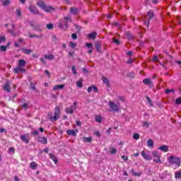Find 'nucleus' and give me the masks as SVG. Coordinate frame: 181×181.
Here are the masks:
<instances>
[{
  "label": "nucleus",
  "instance_id": "26",
  "mask_svg": "<svg viewBox=\"0 0 181 181\" xmlns=\"http://www.w3.org/2000/svg\"><path fill=\"white\" fill-rule=\"evenodd\" d=\"M82 141L83 142H91V141H93V138L91 137H83L82 138Z\"/></svg>",
  "mask_w": 181,
  "mask_h": 181
},
{
  "label": "nucleus",
  "instance_id": "21",
  "mask_svg": "<svg viewBox=\"0 0 181 181\" xmlns=\"http://www.w3.org/2000/svg\"><path fill=\"white\" fill-rule=\"evenodd\" d=\"M30 167V169H32L33 170L37 169V163L35 161L31 162Z\"/></svg>",
  "mask_w": 181,
  "mask_h": 181
},
{
  "label": "nucleus",
  "instance_id": "8",
  "mask_svg": "<svg viewBox=\"0 0 181 181\" xmlns=\"http://www.w3.org/2000/svg\"><path fill=\"white\" fill-rule=\"evenodd\" d=\"M77 108V102H74L73 105L70 106L69 107H66L65 111L66 114H73L74 112V110Z\"/></svg>",
  "mask_w": 181,
  "mask_h": 181
},
{
  "label": "nucleus",
  "instance_id": "41",
  "mask_svg": "<svg viewBox=\"0 0 181 181\" xmlns=\"http://www.w3.org/2000/svg\"><path fill=\"white\" fill-rule=\"evenodd\" d=\"M165 93L166 94H169V93H175V90L174 89H165Z\"/></svg>",
  "mask_w": 181,
  "mask_h": 181
},
{
  "label": "nucleus",
  "instance_id": "51",
  "mask_svg": "<svg viewBox=\"0 0 181 181\" xmlns=\"http://www.w3.org/2000/svg\"><path fill=\"white\" fill-rule=\"evenodd\" d=\"M72 72H73V74H77V71H76V67L75 66H72Z\"/></svg>",
  "mask_w": 181,
  "mask_h": 181
},
{
  "label": "nucleus",
  "instance_id": "43",
  "mask_svg": "<svg viewBox=\"0 0 181 181\" xmlns=\"http://www.w3.org/2000/svg\"><path fill=\"white\" fill-rule=\"evenodd\" d=\"M112 42H113V43H115V45H119V40H118L115 38L112 39Z\"/></svg>",
  "mask_w": 181,
  "mask_h": 181
},
{
  "label": "nucleus",
  "instance_id": "54",
  "mask_svg": "<svg viewBox=\"0 0 181 181\" xmlns=\"http://www.w3.org/2000/svg\"><path fill=\"white\" fill-rule=\"evenodd\" d=\"M31 134H32V135H38L39 132L37 130H35V131L33 132Z\"/></svg>",
  "mask_w": 181,
  "mask_h": 181
},
{
  "label": "nucleus",
  "instance_id": "12",
  "mask_svg": "<svg viewBox=\"0 0 181 181\" xmlns=\"http://www.w3.org/2000/svg\"><path fill=\"white\" fill-rule=\"evenodd\" d=\"M77 132H78V129H69L66 131V134L71 136H77Z\"/></svg>",
  "mask_w": 181,
  "mask_h": 181
},
{
  "label": "nucleus",
  "instance_id": "27",
  "mask_svg": "<svg viewBox=\"0 0 181 181\" xmlns=\"http://www.w3.org/2000/svg\"><path fill=\"white\" fill-rule=\"evenodd\" d=\"M23 53H24V54H30V53H32V49H25L23 48L22 49Z\"/></svg>",
  "mask_w": 181,
  "mask_h": 181
},
{
  "label": "nucleus",
  "instance_id": "30",
  "mask_svg": "<svg viewBox=\"0 0 181 181\" xmlns=\"http://www.w3.org/2000/svg\"><path fill=\"white\" fill-rule=\"evenodd\" d=\"M76 86L79 88H81L83 87V78H81L78 82H76Z\"/></svg>",
  "mask_w": 181,
  "mask_h": 181
},
{
  "label": "nucleus",
  "instance_id": "57",
  "mask_svg": "<svg viewBox=\"0 0 181 181\" xmlns=\"http://www.w3.org/2000/svg\"><path fill=\"white\" fill-rule=\"evenodd\" d=\"M8 151H9V153H11L12 152H15V148H13V147H11V148H9Z\"/></svg>",
  "mask_w": 181,
  "mask_h": 181
},
{
  "label": "nucleus",
  "instance_id": "22",
  "mask_svg": "<svg viewBox=\"0 0 181 181\" xmlns=\"http://www.w3.org/2000/svg\"><path fill=\"white\" fill-rule=\"evenodd\" d=\"M147 146L151 148V149H153V141L152 139H148L147 141Z\"/></svg>",
  "mask_w": 181,
  "mask_h": 181
},
{
  "label": "nucleus",
  "instance_id": "20",
  "mask_svg": "<svg viewBox=\"0 0 181 181\" xmlns=\"http://www.w3.org/2000/svg\"><path fill=\"white\" fill-rule=\"evenodd\" d=\"M64 88V85H55L53 87L54 91H57L58 90H63Z\"/></svg>",
  "mask_w": 181,
  "mask_h": 181
},
{
  "label": "nucleus",
  "instance_id": "59",
  "mask_svg": "<svg viewBox=\"0 0 181 181\" xmlns=\"http://www.w3.org/2000/svg\"><path fill=\"white\" fill-rule=\"evenodd\" d=\"M153 62H158V57L157 56L153 57Z\"/></svg>",
  "mask_w": 181,
  "mask_h": 181
},
{
  "label": "nucleus",
  "instance_id": "60",
  "mask_svg": "<svg viewBox=\"0 0 181 181\" xmlns=\"http://www.w3.org/2000/svg\"><path fill=\"white\" fill-rule=\"evenodd\" d=\"M43 152H45V153H49V148H44Z\"/></svg>",
  "mask_w": 181,
  "mask_h": 181
},
{
  "label": "nucleus",
  "instance_id": "63",
  "mask_svg": "<svg viewBox=\"0 0 181 181\" xmlns=\"http://www.w3.org/2000/svg\"><path fill=\"white\" fill-rule=\"evenodd\" d=\"M147 100V103H148L149 104H151V98H149V97L146 98Z\"/></svg>",
  "mask_w": 181,
  "mask_h": 181
},
{
  "label": "nucleus",
  "instance_id": "42",
  "mask_svg": "<svg viewBox=\"0 0 181 181\" xmlns=\"http://www.w3.org/2000/svg\"><path fill=\"white\" fill-rule=\"evenodd\" d=\"M0 50H1V52H6V47L4 46V45H1Z\"/></svg>",
  "mask_w": 181,
  "mask_h": 181
},
{
  "label": "nucleus",
  "instance_id": "19",
  "mask_svg": "<svg viewBox=\"0 0 181 181\" xmlns=\"http://www.w3.org/2000/svg\"><path fill=\"white\" fill-rule=\"evenodd\" d=\"M95 36H97V33L93 32V33L88 34L87 37H88V39H92L93 40H95Z\"/></svg>",
  "mask_w": 181,
  "mask_h": 181
},
{
  "label": "nucleus",
  "instance_id": "50",
  "mask_svg": "<svg viewBox=\"0 0 181 181\" xmlns=\"http://www.w3.org/2000/svg\"><path fill=\"white\" fill-rule=\"evenodd\" d=\"M45 73L46 74V76H47L48 78H50V72H49V71L45 70Z\"/></svg>",
  "mask_w": 181,
  "mask_h": 181
},
{
  "label": "nucleus",
  "instance_id": "38",
  "mask_svg": "<svg viewBox=\"0 0 181 181\" xmlns=\"http://www.w3.org/2000/svg\"><path fill=\"white\" fill-rule=\"evenodd\" d=\"M9 4H11V0H6V1H3L4 6H6Z\"/></svg>",
  "mask_w": 181,
  "mask_h": 181
},
{
  "label": "nucleus",
  "instance_id": "40",
  "mask_svg": "<svg viewBox=\"0 0 181 181\" xmlns=\"http://www.w3.org/2000/svg\"><path fill=\"white\" fill-rule=\"evenodd\" d=\"M143 127L144 128H149V123L148 122H143Z\"/></svg>",
  "mask_w": 181,
  "mask_h": 181
},
{
  "label": "nucleus",
  "instance_id": "49",
  "mask_svg": "<svg viewBox=\"0 0 181 181\" xmlns=\"http://www.w3.org/2000/svg\"><path fill=\"white\" fill-rule=\"evenodd\" d=\"M122 159H123V160H124V162H127L128 160V156H122Z\"/></svg>",
  "mask_w": 181,
  "mask_h": 181
},
{
  "label": "nucleus",
  "instance_id": "11",
  "mask_svg": "<svg viewBox=\"0 0 181 181\" xmlns=\"http://www.w3.org/2000/svg\"><path fill=\"white\" fill-rule=\"evenodd\" d=\"M21 139L23 142H25V144H29V141H30V137H29L28 134H25L21 136Z\"/></svg>",
  "mask_w": 181,
  "mask_h": 181
},
{
  "label": "nucleus",
  "instance_id": "32",
  "mask_svg": "<svg viewBox=\"0 0 181 181\" xmlns=\"http://www.w3.org/2000/svg\"><path fill=\"white\" fill-rule=\"evenodd\" d=\"M143 83L144 84H145L146 86H149V84H151V79L149 78H145L143 80Z\"/></svg>",
  "mask_w": 181,
  "mask_h": 181
},
{
  "label": "nucleus",
  "instance_id": "2",
  "mask_svg": "<svg viewBox=\"0 0 181 181\" xmlns=\"http://www.w3.org/2000/svg\"><path fill=\"white\" fill-rule=\"evenodd\" d=\"M37 5L47 13H52V12H54V11H56L54 7L45 4V1H39L37 2Z\"/></svg>",
  "mask_w": 181,
  "mask_h": 181
},
{
  "label": "nucleus",
  "instance_id": "3",
  "mask_svg": "<svg viewBox=\"0 0 181 181\" xmlns=\"http://www.w3.org/2000/svg\"><path fill=\"white\" fill-rule=\"evenodd\" d=\"M60 114H61L60 106H56L54 108V115H53V113L49 112L48 114V117L50 121H57V119L60 118Z\"/></svg>",
  "mask_w": 181,
  "mask_h": 181
},
{
  "label": "nucleus",
  "instance_id": "15",
  "mask_svg": "<svg viewBox=\"0 0 181 181\" xmlns=\"http://www.w3.org/2000/svg\"><path fill=\"white\" fill-rule=\"evenodd\" d=\"M141 156L145 159L146 160H152V157L147 154L145 151L141 152Z\"/></svg>",
  "mask_w": 181,
  "mask_h": 181
},
{
  "label": "nucleus",
  "instance_id": "58",
  "mask_svg": "<svg viewBox=\"0 0 181 181\" xmlns=\"http://www.w3.org/2000/svg\"><path fill=\"white\" fill-rule=\"evenodd\" d=\"M82 71H83V73H88V70L86 68H82Z\"/></svg>",
  "mask_w": 181,
  "mask_h": 181
},
{
  "label": "nucleus",
  "instance_id": "25",
  "mask_svg": "<svg viewBox=\"0 0 181 181\" xmlns=\"http://www.w3.org/2000/svg\"><path fill=\"white\" fill-rule=\"evenodd\" d=\"M71 13H72L73 15H77V13H78V9L77 8H71Z\"/></svg>",
  "mask_w": 181,
  "mask_h": 181
},
{
  "label": "nucleus",
  "instance_id": "13",
  "mask_svg": "<svg viewBox=\"0 0 181 181\" xmlns=\"http://www.w3.org/2000/svg\"><path fill=\"white\" fill-rule=\"evenodd\" d=\"M4 88L5 91H6L7 93H11V81H7L5 83L4 86Z\"/></svg>",
  "mask_w": 181,
  "mask_h": 181
},
{
  "label": "nucleus",
  "instance_id": "37",
  "mask_svg": "<svg viewBox=\"0 0 181 181\" xmlns=\"http://www.w3.org/2000/svg\"><path fill=\"white\" fill-rule=\"evenodd\" d=\"M76 46H77L76 43L73 42H69V47H71L72 49H76Z\"/></svg>",
  "mask_w": 181,
  "mask_h": 181
},
{
  "label": "nucleus",
  "instance_id": "44",
  "mask_svg": "<svg viewBox=\"0 0 181 181\" xmlns=\"http://www.w3.org/2000/svg\"><path fill=\"white\" fill-rule=\"evenodd\" d=\"M175 104H177V105L181 104V98H178L176 99Z\"/></svg>",
  "mask_w": 181,
  "mask_h": 181
},
{
  "label": "nucleus",
  "instance_id": "45",
  "mask_svg": "<svg viewBox=\"0 0 181 181\" xmlns=\"http://www.w3.org/2000/svg\"><path fill=\"white\" fill-rule=\"evenodd\" d=\"M47 29H49V30L53 29V24H52V23L47 24Z\"/></svg>",
  "mask_w": 181,
  "mask_h": 181
},
{
  "label": "nucleus",
  "instance_id": "64",
  "mask_svg": "<svg viewBox=\"0 0 181 181\" xmlns=\"http://www.w3.org/2000/svg\"><path fill=\"white\" fill-rule=\"evenodd\" d=\"M14 180H15V181H19V178H18V177H14Z\"/></svg>",
  "mask_w": 181,
  "mask_h": 181
},
{
  "label": "nucleus",
  "instance_id": "28",
  "mask_svg": "<svg viewBox=\"0 0 181 181\" xmlns=\"http://www.w3.org/2000/svg\"><path fill=\"white\" fill-rule=\"evenodd\" d=\"M45 59H47V60H53L54 59V56L53 54L45 55Z\"/></svg>",
  "mask_w": 181,
  "mask_h": 181
},
{
  "label": "nucleus",
  "instance_id": "53",
  "mask_svg": "<svg viewBox=\"0 0 181 181\" xmlns=\"http://www.w3.org/2000/svg\"><path fill=\"white\" fill-rule=\"evenodd\" d=\"M30 88H32L33 90H36V86L33 83H31Z\"/></svg>",
  "mask_w": 181,
  "mask_h": 181
},
{
  "label": "nucleus",
  "instance_id": "48",
  "mask_svg": "<svg viewBox=\"0 0 181 181\" xmlns=\"http://www.w3.org/2000/svg\"><path fill=\"white\" fill-rule=\"evenodd\" d=\"M6 38L5 36L0 37V44L2 43V42H5Z\"/></svg>",
  "mask_w": 181,
  "mask_h": 181
},
{
  "label": "nucleus",
  "instance_id": "47",
  "mask_svg": "<svg viewBox=\"0 0 181 181\" xmlns=\"http://www.w3.org/2000/svg\"><path fill=\"white\" fill-rule=\"evenodd\" d=\"M71 38H72L74 40H76V39H77V34L73 33V34L71 35Z\"/></svg>",
  "mask_w": 181,
  "mask_h": 181
},
{
  "label": "nucleus",
  "instance_id": "23",
  "mask_svg": "<svg viewBox=\"0 0 181 181\" xmlns=\"http://www.w3.org/2000/svg\"><path fill=\"white\" fill-rule=\"evenodd\" d=\"M49 156L50 158V159H52L53 160V162L57 164L58 160H57V157H56L54 155L49 153Z\"/></svg>",
  "mask_w": 181,
  "mask_h": 181
},
{
  "label": "nucleus",
  "instance_id": "62",
  "mask_svg": "<svg viewBox=\"0 0 181 181\" xmlns=\"http://www.w3.org/2000/svg\"><path fill=\"white\" fill-rule=\"evenodd\" d=\"M40 60L42 63H44V64H46V61H45V59L41 58Z\"/></svg>",
  "mask_w": 181,
  "mask_h": 181
},
{
  "label": "nucleus",
  "instance_id": "10",
  "mask_svg": "<svg viewBox=\"0 0 181 181\" xmlns=\"http://www.w3.org/2000/svg\"><path fill=\"white\" fill-rule=\"evenodd\" d=\"M28 9L31 12V13H33L34 15H40L39 10L36 7V6H30L28 7Z\"/></svg>",
  "mask_w": 181,
  "mask_h": 181
},
{
  "label": "nucleus",
  "instance_id": "6",
  "mask_svg": "<svg viewBox=\"0 0 181 181\" xmlns=\"http://www.w3.org/2000/svg\"><path fill=\"white\" fill-rule=\"evenodd\" d=\"M108 106L110 107V108H111L113 112H118V111H119L121 104L119 103H117V104H115L112 101H109Z\"/></svg>",
  "mask_w": 181,
  "mask_h": 181
},
{
  "label": "nucleus",
  "instance_id": "34",
  "mask_svg": "<svg viewBox=\"0 0 181 181\" xmlns=\"http://www.w3.org/2000/svg\"><path fill=\"white\" fill-rule=\"evenodd\" d=\"M102 80H103V83H105V84H107V86H110V80H108V78H107L105 77H103Z\"/></svg>",
  "mask_w": 181,
  "mask_h": 181
},
{
  "label": "nucleus",
  "instance_id": "9",
  "mask_svg": "<svg viewBox=\"0 0 181 181\" xmlns=\"http://www.w3.org/2000/svg\"><path fill=\"white\" fill-rule=\"evenodd\" d=\"M153 162H156V163H162V161L160 160V155H159V153L158 151H153L152 152Z\"/></svg>",
  "mask_w": 181,
  "mask_h": 181
},
{
  "label": "nucleus",
  "instance_id": "29",
  "mask_svg": "<svg viewBox=\"0 0 181 181\" xmlns=\"http://www.w3.org/2000/svg\"><path fill=\"white\" fill-rule=\"evenodd\" d=\"M95 46L96 47V50H98V52H100V49H101V42H96L95 43Z\"/></svg>",
  "mask_w": 181,
  "mask_h": 181
},
{
  "label": "nucleus",
  "instance_id": "46",
  "mask_svg": "<svg viewBox=\"0 0 181 181\" xmlns=\"http://www.w3.org/2000/svg\"><path fill=\"white\" fill-rule=\"evenodd\" d=\"M28 103H23L22 105V108H23L24 110H28Z\"/></svg>",
  "mask_w": 181,
  "mask_h": 181
},
{
  "label": "nucleus",
  "instance_id": "4",
  "mask_svg": "<svg viewBox=\"0 0 181 181\" xmlns=\"http://www.w3.org/2000/svg\"><path fill=\"white\" fill-rule=\"evenodd\" d=\"M168 161L170 165H175V169L176 168H180L181 165V158L180 157H175L173 156H170V157L168 158Z\"/></svg>",
  "mask_w": 181,
  "mask_h": 181
},
{
  "label": "nucleus",
  "instance_id": "5",
  "mask_svg": "<svg viewBox=\"0 0 181 181\" xmlns=\"http://www.w3.org/2000/svg\"><path fill=\"white\" fill-rule=\"evenodd\" d=\"M155 16V13H153V11L150 10L148 11L146 21H144V25L147 26V28L149 27V23H151V19H153V17Z\"/></svg>",
  "mask_w": 181,
  "mask_h": 181
},
{
  "label": "nucleus",
  "instance_id": "1",
  "mask_svg": "<svg viewBox=\"0 0 181 181\" xmlns=\"http://www.w3.org/2000/svg\"><path fill=\"white\" fill-rule=\"evenodd\" d=\"M26 66V61L24 59H19L18 66L13 69V72L16 74H19V73H26V69L25 66Z\"/></svg>",
  "mask_w": 181,
  "mask_h": 181
},
{
  "label": "nucleus",
  "instance_id": "14",
  "mask_svg": "<svg viewBox=\"0 0 181 181\" xmlns=\"http://www.w3.org/2000/svg\"><path fill=\"white\" fill-rule=\"evenodd\" d=\"M158 151H161V152H169V146L163 145L158 148Z\"/></svg>",
  "mask_w": 181,
  "mask_h": 181
},
{
  "label": "nucleus",
  "instance_id": "39",
  "mask_svg": "<svg viewBox=\"0 0 181 181\" xmlns=\"http://www.w3.org/2000/svg\"><path fill=\"white\" fill-rule=\"evenodd\" d=\"M133 138H134V139H136V141L138 140V139H139V134H138V133H134V134H133Z\"/></svg>",
  "mask_w": 181,
  "mask_h": 181
},
{
  "label": "nucleus",
  "instance_id": "7",
  "mask_svg": "<svg viewBox=\"0 0 181 181\" xmlns=\"http://www.w3.org/2000/svg\"><path fill=\"white\" fill-rule=\"evenodd\" d=\"M69 23H71V17L66 16V17L64 18V20L59 24V26L61 28H63V26H65V28H68L69 27Z\"/></svg>",
  "mask_w": 181,
  "mask_h": 181
},
{
  "label": "nucleus",
  "instance_id": "31",
  "mask_svg": "<svg viewBox=\"0 0 181 181\" xmlns=\"http://www.w3.org/2000/svg\"><path fill=\"white\" fill-rule=\"evenodd\" d=\"M126 36H127V38L128 39V40H134V36H132V34H131L130 33H127Z\"/></svg>",
  "mask_w": 181,
  "mask_h": 181
},
{
  "label": "nucleus",
  "instance_id": "55",
  "mask_svg": "<svg viewBox=\"0 0 181 181\" xmlns=\"http://www.w3.org/2000/svg\"><path fill=\"white\" fill-rule=\"evenodd\" d=\"M76 124L77 127H81V121H78V120L76 121Z\"/></svg>",
  "mask_w": 181,
  "mask_h": 181
},
{
  "label": "nucleus",
  "instance_id": "17",
  "mask_svg": "<svg viewBox=\"0 0 181 181\" xmlns=\"http://www.w3.org/2000/svg\"><path fill=\"white\" fill-rule=\"evenodd\" d=\"M86 47H88V49H89L88 50V53L90 54L91 53H93V43H86Z\"/></svg>",
  "mask_w": 181,
  "mask_h": 181
},
{
  "label": "nucleus",
  "instance_id": "36",
  "mask_svg": "<svg viewBox=\"0 0 181 181\" xmlns=\"http://www.w3.org/2000/svg\"><path fill=\"white\" fill-rule=\"evenodd\" d=\"M110 153H111V155H115V153H117V148H111L110 150Z\"/></svg>",
  "mask_w": 181,
  "mask_h": 181
},
{
  "label": "nucleus",
  "instance_id": "33",
  "mask_svg": "<svg viewBox=\"0 0 181 181\" xmlns=\"http://www.w3.org/2000/svg\"><path fill=\"white\" fill-rule=\"evenodd\" d=\"M95 119L96 122H101V121H103V117H101L100 115H95Z\"/></svg>",
  "mask_w": 181,
  "mask_h": 181
},
{
  "label": "nucleus",
  "instance_id": "35",
  "mask_svg": "<svg viewBox=\"0 0 181 181\" xmlns=\"http://www.w3.org/2000/svg\"><path fill=\"white\" fill-rule=\"evenodd\" d=\"M16 16H18V18H21V16H22V11H21V9L16 10Z\"/></svg>",
  "mask_w": 181,
  "mask_h": 181
},
{
  "label": "nucleus",
  "instance_id": "18",
  "mask_svg": "<svg viewBox=\"0 0 181 181\" xmlns=\"http://www.w3.org/2000/svg\"><path fill=\"white\" fill-rule=\"evenodd\" d=\"M38 141L40 142V144H43L44 145H46L47 144V139L46 137H38Z\"/></svg>",
  "mask_w": 181,
  "mask_h": 181
},
{
  "label": "nucleus",
  "instance_id": "61",
  "mask_svg": "<svg viewBox=\"0 0 181 181\" xmlns=\"http://www.w3.org/2000/svg\"><path fill=\"white\" fill-rule=\"evenodd\" d=\"M127 56H132V51H129L127 52Z\"/></svg>",
  "mask_w": 181,
  "mask_h": 181
},
{
  "label": "nucleus",
  "instance_id": "56",
  "mask_svg": "<svg viewBox=\"0 0 181 181\" xmlns=\"http://www.w3.org/2000/svg\"><path fill=\"white\" fill-rule=\"evenodd\" d=\"M91 91H93V86L88 88V93H91Z\"/></svg>",
  "mask_w": 181,
  "mask_h": 181
},
{
  "label": "nucleus",
  "instance_id": "52",
  "mask_svg": "<svg viewBox=\"0 0 181 181\" xmlns=\"http://www.w3.org/2000/svg\"><path fill=\"white\" fill-rule=\"evenodd\" d=\"M93 87V91H95V93H98V88L95 87V86H92Z\"/></svg>",
  "mask_w": 181,
  "mask_h": 181
},
{
  "label": "nucleus",
  "instance_id": "16",
  "mask_svg": "<svg viewBox=\"0 0 181 181\" xmlns=\"http://www.w3.org/2000/svg\"><path fill=\"white\" fill-rule=\"evenodd\" d=\"M131 173L132 176H134L135 177H140V176H142V172H135L133 169L131 170Z\"/></svg>",
  "mask_w": 181,
  "mask_h": 181
},
{
  "label": "nucleus",
  "instance_id": "24",
  "mask_svg": "<svg viewBox=\"0 0 181 181\" xmlns=\"http://www.w3.org/2000/svg\"><path fill=\"white\" fill-rule=\"evenodd\" d=\"M175 179H181V171H177L174 174Z\"/></svg>",
  "mask_w": 181,
  "mask_h": 181
}]
</instances>
